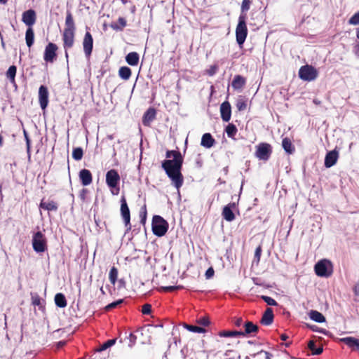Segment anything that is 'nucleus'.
Returning <instances> with one entry per match:
<instances>
[{"instance_id": "obj_1", "label": "nucleus", "mask_w": 359, "mask_h": 359, "mask_svg": "<svg viewBox=\"0 0 359 359\" xmlns=\"http://www.w3.org/2000/svg\"><path fill=\"white\" fill-rule=\"evenodd\" d=\"M165 157L167 158L172 157L173 159L164 160L162 162L161 167L172 181V184L179 191L184 183V177L181 172L184 161L183 156L179 151L168 150L165 153Z\"/></svg>"}, {"instance_id": "obj_2", "label": "nucleus", "mask_w": 359, "mask_h": 359, "mask_svg": "<svg viewBox=\"0 0 359 359\" xmlns=\"http://www.w3.org/2000/svg\"><path fill=\"white\" fill-rule=\"evenodd\" d=\"M76 25L71 11L66 13L65 28L62 32L63 47L65 50V57H68L67 50L71 48L74 43Z\"/></svg>"}, {"instance_id": "obj_3", "label": "nucleus", "mask_w": 359, "mask_h": 359, "mask_svg": "<svg viewBox=\"0 0 359 359\" xmlns=\"http://www.w3.org/2000/svg\"><path fill=\"white\" fill-rule=\"evenodd\" d=\"M248 27L246 25V14H241L238 18V22L236 28V42L239 45L240 48L243 47V45L248 36Z\"/></svg>"}, {"instance_id": "obj_4", "label": "nucleus", "mask_w": 359, "mask_h": 359, "mask_svg": "<svg viewBox=\"0 0 359 359\" xmlns=\"http://www.w3.org/2000/svg\"><path fill=\"white\" fill-rule=\"evenodd\" d=\"M169 228L168 222L160 215H154L152 218L151 229L153 233L162 237L167 233Z\"/></svg>"}, {"instance_id": "obj_5", "label": "nucleus", "mask_w": 359, "mask_h": 359, "mask_svg": "<svg viewBox=\"0 0 359 359\" xmlns=\"http://www.w3.org/2000/svg\"><path fill=\"white\" fill-rule=\"evenodd\" d=\"M120 179V175L115 169H111L106 173V183L114 195H118L119 193Z\"/></svg>"}, {"instance_id": "obj_6", "label": "nucleus", "mask_w": 359, "mask_h": 359, "mask_svg": "<svg viewBox=\"0 0 359 359\" xmlns=\"http://www.w3.org/2000/svg\"><path fill=\"white\" fill-rule=\"evenodd\" d=\"M314 270L318 276L329 277L332 273V265L330 261L322 259L316 264Z\"/></svg>"}, {"instance_id": "obj_7", "label": "nucleus", "mask_w": 359, "mask_h": 359, "mask_svg": "<svg viewBox=\"0 0 359 359\" xmlns=\"http://www.w3.org/2000/svg\"><path fill=\"white\" fill-rule=\"evenodd\" d=\"M32 247L36 252H43L47 250L46 238L41 231H37L33 235Z\"/></svg>"}, {"instance_id": "obj_8", "label": "nucleus", "mask_w": 359, "mask_h": 359, "mask_svg": "<svg viewBox=\"0 0 359 359\" xmlns=\"http://www.w3.org/2000/svg\"><path fill=\"white\" fill-rule=\"evenodd\" d=\"M318 75L317 69L311 65H306L300 67L299 76L301 79L306 81L315 80Z\"/></svg>"}, {"instance_id": "obj_9", "label": "nucleus", "mask_w": 359, "mask_h": 359, "mask_svg": "<svg viewBox=\"0 0 359 359\" xmlns=\"http://www.w3.org/2000/svg\"><path fill=\"white\" fill-rule=\"evenodd\" d=\"M272 154V147L270 144L266 142L259 143L256 147L255 156L264 161H268Z\"/></svg>"}, {"instance_id": "obj_10", "label": "nucleus", "mask_w": 359, "mask_h": 359, "mask_svg": "<svg viewBox=\"0 0 359 359\" xmlns=\"http://www.w3.org/2000/svg\"><path fill=\"white\" fill-rule=\"evenodd\" d=\"M57 46L52 42L48 43L45 47L43 60L48 63H53L57 59Z\"/></svg>"}, {"instance_id": "obj_11", "label": "nucleus", "mask_w": 359, "mask_h": 359, "mask_svg": "<svg viewBox=\"0 0 359 359\" xmlns=\"http://www.w3.org/2000/svg\"><path fill=\"white\" fill-rule=\"evenodd\" d=\"M120 211L125 224V226L126 227V230L128 231L131 229L130 213L126 197L124 196H123L121 198Z\"/></svg>"}, {"instance_id": "obj_12", "label": "nucleus", "mask_w": 359, "mask_h": 359, "mask_svg": "<svg viewBox=\"0 0 359 359\" xmlns=\"http://www.w3.org/2000/svg\"><path fill=\"white\" fill-rule=\"evenodd\" d=\"M83 48L85 55L89 58L92 54L93 48V38L89 32H86L83 39Z\"/></svg>"}, {"instance_id": "obj_13", "label": "nucleus", "mask_w": 359, "mask_h": 359, "mask_svg": "<svg viewBox=\"0 0 359 359\" xmlns=\"http://www.w3.org/2000/svg\"><path fill=\"white\" fill-rule=\"evenodd\" d=\"M49 93L46 86L41 85L39 88V102L41 108L45 110L48 104Z\"/></svg>"}, {"instance_id": "obj_14", "label": "nucleus", "mask_w": 359, "mask_h": 359, "mask_svg": "<svg viewBox=\"0 0 359 359\" xmlns=\"http://www.w3.org/2000/svg\"><path fill=\"white\" fill-rule=\"evenodd\" d=\"M236 208L235 203H229L223 208L222 215L227 222H232L235 219L236 216L233 210Z\"/></svg>"}, {"instance_id": "obj_15", "label": "nucleus", "mask_w": 359, "mask_h": 359, "mask_svg": "<svg viewBox=\"0 0 359 359\" xmlns=\"http://www.w3.org/2000/svg\"><path fill=\"white\" fill-rule=\"evenodd\" d=\"M36 20V12L29 9L22 13V20L29 27H32Z\"/></svg>"}, {"instance_id": "obj_16", "label": "nucleus", "mask_w": 359, "mask_h": 359, "mask_svg": "<svg viewBox=\"0 0 359 359\" xmlns=\"http://www.w3.org/2000/svg\"><path fill=\"white\" fill-rule=\"evenodd\" d=\"M220 114L222 119L228 122L231 119V107L229 102H224L220 106Z\"/></svg>"}, {"instance_id": "obj_17", "label": "nucleus", "mask_w": 359, "mask_h": 359, "mask_svg": "<svg viewBox=\"0 0 359 359\" xmlns=\"http://www.w3.org/2000/svg\"><path fill=\"white\" fill-rule=\"evenodd\" d=\"M79 179L82 185L88 186L93 182V175L89 170L82 169L79 172Z\"/></svg>"}, {"instance_id": "obj_18", "label": "nucleus", "mask_w": 359, "mask_h": 359, "mask_svg": "<svg viewBox=\"0 0 359 359\" xmlns=\"http://www.w3.org/2000/svg\"><path fill=\"white\" fill-rule=\"evenodd\" d=\"M243 326L245 330L243 332L241 331V336H245L248 334H252V336H255V334L259 331V327L251 321H246Z\"/></svg>"}, {"instance_id": "obj_19", "label": "nucleus", "mask_w": 359, "mask_h": 359, "mask_svg": "<svg viewBox=\"0 0 359 359\" xmlns=\"http://www.w3.org/2000/svg\"><path fill=\"white\" fill-rule=\"evenodd\" d=\"M274 318L273 311L271 308H267L260 320L261 324L264 325H270L273 323Z\"/></svg>"}, {"instance_id": "obj_20", "label": "nucleus", "mask_w": 359, "mask_h": 359, "mask_svg": "<svg viewBox=\"0 0 359 359\" xmlns=\"http://www.w3.org/2000/svg\"><path fill=\"white\" fill-rule=\"evenodd\" d=\"M156 118V110L154 108H149L144 114L142 123L145 126H149L150 123Z\"/></svg>"}, {"instance_id": "obj_21", "label": "nucleus", "mask_w": 359, "mask_h": 359, "mask_svg": "<svg viewBox=\"0 0 359 359\" xmlns=\"http://www.w3.org/2000/svg\"><path fill=\"white\" fill-rule=\"evenodd\" d=\"M338 158V152L336 151H331L328 152L325 158V166L326 168H330L333 166Z\"/></svg>"}, {"instance_id": "obj_22", "label": "nucleus", "mask_w": 359, "mask_h": 359, "mask_svg": "<svg viewBox=\"0 0 359 359\" xmlns=\"http://www.w3.org/2000/svg\"><path fill=\"white\" fill-rule=\"evenodd\" d=\"M215 144V140L210 133H205L201 138V144L205 148H211Z\"/></svg>"}, {"instance_id": "obj_23", "label": "nucleus", "mask_w": 359, "mask_h": 359, "mask_svg": "<svg viewBox=\"0 0 359 359\" xmlns=\"http://www.w3.org/2000/svg\"><path fill=\"white\" fill-rule=\"evenodd\" d=\"M246 83V79L241 75H236L232 81L231 86L236 90L241 89Z\"/></svg>"}, {"instance_id": "obj_24", "label": "nucleus", "mask_w": 359, "mask_h": 359, "mask_svg": "<svg viewBox=\"0 0 359 359\" xmlns=\"http://www.w3.org/2000/svg\"><path fill=\"white\" fill-rule=\"evenodd\" d=\"M39 207L48 211H57L58 208L57 203L53 201H44L41 200Z\"/></svg>"}, {"instance_id": "obj_25", "label": "nucleus", "mask_w": 359, "mask_h": 359, "mask_svg": "<svg viewBox=\"0 0 359 359\" xmlns=\"http://www.w3.org/2000/svg\"><path fill=\"white\" fill-rule=\"evenodd\" d=\"M340 341L344 342L348 347L355 348L358 351H359V339H356L353 337H347L341 338Z\"/></svg>"}, {"instance_id": "obj_26", "label": "nucleus", "mask_w": 359, "mask_h": 359, "mask_svg": "<svg viewBox=\"0 0 359 359\" xmlns=\"http://www.w3.org/2000/svg\"><path fill=\"white\" fill-rule=\"evenodd\" d=\"M282 147L287 154H292L295 151V147L289 137L283 139Z\"/></svg>"}, {"instance_id": "obj_27", "label": "nucleus", "mask_w": 359, "mask_h": 359, "mask_svg": "<svg viewBox=\"0 0 359 359\" xmlns=\"http://www.w3.org/2000/svg\"><path fill=\"white\" fill-rule=\"evenodd\" d=\"M140 56L137 52H130L126 57V61L129 65L136 66L139 63Z\"/></svg>"}, {"instance_id": "obj_28", "label": "nucleus", "mask_w": 359, "mask_h": 359, "mask_svg": "<svg viewBox=\"0 0 359 359\" xmlns=\"http://www.w3.org/2000/svg\"><path fill=\"white\" fill-rule=\"evenodd\" d=\"M26 44L29 48H31L34 42V32L32 27H28L25 32Z\"/></svg>"}, {"instance_id": "obj_29", "label": "nucleus", "mask_w": 359, "mask_h": 359, "mask_svg": "<svg viewBox=\"0 0 359 359\" xmlns=\"http://www.w3.org/2000/svg\"><path fill=\"white\" fill-rule=\"evenodd\" d=\"M55 303L60 308H65L67 305L65 296L62 293H57L55 296Z\"/></svg>"}, {"instance_id": "obj_30", "label": "nucleus", "mask_w": 359, "mask_h": 359, "mask_svg": "<svg viewBox=\"0 0 359 359\" xmlns=\"http://www.w3.org/2000/svg\"><path fill=\"white\" fill-rule=\"evenodd\" d=\"M132 74L131 69L126 66H123L119 68L118 76L123 80H128Z\"/></svg>"}, {"instance_id": "obj_31", "label": "nucleus", "mask_w": 359, "mask_h": 359, "mask_svg": "<svg viewBox=\"0 0 359 359\" xmlns=\"http://www.w3.org/2000/svg\"><path fill=\"white\" fill-rule=\"evenodd\" d=\"M225 132L229 138L236 140L235 136L238 132V129L234 124L229 123L225 128Z\"/></svg>"}, {"instance_id": "obj_32", "label": "nucleus", "mask_w": 359, "mask_h": 359, "mask_svg": "<svg viewBox=\"0 0 359 359\" xmlns=\"http://www.w3.org/2000/svg\"><path fill=\"white\" fill-rule=\"evenodd\" d=\"M310 318L311 320H313L317 323L325 322V316L318 311H311L310 312Z\"/></svg>"}, {"instance_id": "obj_33", "label": "nucleus", "mask_w": 359, "mask_h": 359, "mask_svg": "<svg viewBox=\"0 0 359 359\" xmlns=\"http://www.w3.org/2000/svg\"><path fill=\"white\" fill-rule=\"evenodd\" d=\"M31 300L32 305L37 306L39 309H43L44 307L43 305V301L37 293H31Z\"/></svg>"}, {"instance_id": "obj_34", "label": "nucleus", "mask_w": 359, "mask_h": 359, "mask_svg": "<svg viewBox=\"0 0 359 359\" xmlns=\"http://www.w3.org/2000/svg\"><path fill=\"white\" fill-rule=\"evenodd\" d=\"M308 348L311 350L313 355H320L323 353V346L318 348L316 347V342L313 340H311L308 343Z\"/></svg>"}, {"instance_id": "obj_35", "label": "nucleus", "mask_w": 359, "mask_h": 359, "mask_svg": "<svg viewBox=\"0 0 359 359\" xmlns=\"http://www.w3.org/2000/svg\"><path fill=\"white\" fill-rule=\"evenodd\" d=\"M241 331H230V330H223L218 333V335L221 337H233L241 336Z\"/></svg>"}, {"instance_id": "obj_36", "label": "nucleus", "mask_w": 359, "mask_h": 359, "mask_svg": "<svg viewBox=\"0 0 359 359\" xmlns=\"http://www.w3.org/2000/svg\"><path fill=\"white\" fill-rule=\"evenodd\" d=\"M118 22L119 23V25L116 24V23H114V24H111V27L114 29V30H123V28L126 26L127 23H126V20L125 18H122V17H120L118 18Z\"/></svg>"}, {"instance_id": "obj_37", "label": "nucleus", "mask_w": 359, "mask_h": 359, "mask_svg": "<svg viewBox=\"0 0 359 359\" xmlns=\"http://www.w3.org/2000/svg\"><path fill=\"white\" fill-rule=\"evenodd\" d=\"M118 277V269L115 266H112L109 271V279L112 285H115Z\"/></svg>"}, {"instance_id": "obj_38", "label": "nucleus", "mask_w": 359, "mask_h": 359, "mask_svg": "<svg viewBox=\"0 0 359 359\" xmlns=\"http://www.w3.org/2000/svg\"><path fill=\"white\" fill-rule=\"evenodd\" d=\"M16 72L17 67L15 65L10 66L6 72V76L11 82H15Z\"/></svg>"}, {"instance_id": "obj_39", "label": "nucleus", "mask_w": 359, "mask_h": 359, "mask_svg": "<svg viewBox=\"0 0 359 359\" xmlns=\"http://www.w3.org/2000/svg\"><path fill=\"white\" fill-rule=\"evenodd\" d=\"M236 108L238 111H244L247 108V100L241 96L236 100Z\"/></svg>"}, {"instance_id": "obj_40", "label": "nucleus", "mask_w": 359, "mask_h": 359, "mask_svg": "<svg viewBox=\"0 0 359 359\" xmlns=\"http://www.w3.org/2000/svg\"><path fill=\"white\" fill-rule=\"evenodd\" d=\"M83 156V151L81 147L74 148L72 151V158L76 161H80Z\"/></svg>"}, {"instance_id": "obj_41", "label": "nucleus", "mask_w": 359, "mask_h": 359, "mask_svg": "<svg viewBox=\"0 0 359 359\" xmlns=\"http://www.w3.org/2000/svg\"><path fill=\"white\" fill-rule=\"evenodd\" d=\"M185 327L190 332H198V333H204L205 332V329L204 327L192 325H185Z\"/></svg>"}, {"instance_id": "obj_42", "label": "nucleus", "mask_w": 359, "mask_h": 359, "mask_svg": "<svg viewBox=\"0 0 359 359\" xmlns=\"http://www.w3.org/2000/svg\"><path fill=\"white\" fill-rule=\"evenodd\" d=\"M196 322L198 325H200V327H207L210 325V322L209 320V318L206 316L200 317L196 320Z\"/></svg>"}, {"instance_id": "obj_43", "label": "nucleus", "mask_w": 359, "mask_h": 359, "mask_svg": "<svg viewBox=\"0 0 359 359\" xmlns=\"http://www.w3.org/2000/svg\"><path fill=\"white\" fill-rule=\"evenodd\" d=\"M116 339H109L107 341H105L101 346L99 348V351H102L106 350L107 348L111 347L114 344H115Z\"/></svg>"}, {"instance_id": "obj_44", "label": "nucleus", "mask_w": 359, "mask_h": 359, "mask_svg": "<svg viewBox=\"0 0 359 359\" xmlns=\"http://www.w3.org/2000/svg\"><path fill=\"white\" fill-rule=\"evenodd\" d=\"M348 23L351 25H359V11L349 18Z\"/></svg>"}, {"instance_id": "obj_45", "label": "nucleus", "mask_w": 359, "mask_h": 359, "mask_svg": "<svg viewBox=\"0 0 359 359\" xmlns=\"http://www.w3.org/2000/svg\"><path fill=\"white\" fill-rule=\"evenodd\" d=\"M251 3L252 0H243L241 4V14H244L243 13L247 12L250 9Z\"/></svg>"}, {"instance_id": "obj_46", "label": "nucleus", "mask_w": 359, "mask_h": 359, "mask_svg": "<svg viewBox=\"0 0 359 359\" xmlns=\"http://www.w3.org/2000/svg\"><path fill=\"white\" fill-rule=\"evenodd\" d=\"M147 205L144 204L142 208H141V210H140V217L141 218V222L142 224H144L145 222H146V219H147Z\"/></svg>"}, {"instance_id": "obj_47", "label": "nucleus", "mask_w": 359, "mask_h": 359, "mask_svg": "<svg viewBox=\"0 0 359 359\" xmlns=\"http://www.w3.org/2000/svg\"><path fill=\"white\" fill-rule=\"evenodd\" d=\"M261 298L269 306H276L278 304L277 302L271 297L262 295Z\"/></svg>"}, {"instance_id": "obj_48", "label": "nucleus", "mask_w": 359, "mask_h": 359, "mask_svg": "<svg viewBox=\"0 0 359 359\" xmlns=\"http://www.w3.org/2000/svg\"><path fill=\"white\" fill-rule=\"evenodd\" d=\"M183 288V286L182 285H177V286H167V287H162L161 290L164 292H173L177 290H181Z\"/></svg>"}, {"instance_id": "obj_49", "label": "nucleus", "mask_w": 359, "mask_h": 359, "mask_svg": "<svg viewBox=\"0 0 359 359\" xmlns=\"http://www.w3.org/2000/svg\"><path fill=\"white\" fill-rule=\"evenodd\" d=\"M142 314L149 315L151 313V305L149 304H145L142 306L141 310Z\"/></svg>"}, {"instance_id": "obj_50", "label": "nucleus", "mask_w": 359, "mask_h": 359, "mask_svg": "<svg viewBox=\"0 0 359 359\" xmlns=\"http://www.w3.org/2000/svg\"><path fill=\"white\" fill-rule=\"evenodd\" d=\"M217 69H218L217 65H211L210 67V68L206 70V74L208 76H212L216 74V72H217Z\"/></svg>"}, {"instance_id": "obj_51", "label": "nucleus", "mask_w": 359, "mask_h": 359, "mask_svg": "<svg viewBox=\"0 0 359 359\" xmlns=\"http://www.w3.org/2000/svg\"><path fill=\"white\" fill-rule=\"evenodd\" d=\"M128 339L129 340V343H128V346L129 347H133L135 343H136V340H137V336L135 335L133 333H130L129 334V336L128 337Z\"/></svg>"}, {"instance_id": "obj_52", "label": "nucleus", "mask_w": 359, "mask_h": 359, "mask_svg": "<svg viewBox=\"0 0 359 359\" xmlns=\"http://www.w3.org/2000/svg\"><path fill=\"white\" fill-rule=\"evenodd\" d=\"M122 302H123V300H121V299L114 302H112L105 306V310L108 311L116 307L118 304H121Z\"/></svg>"}, {"instance_id": "obj_53", "label": "nucleus", "mask_w": 359, "mask_h": 359, "mask_svg": "<svg viewBox=\"0 0 359 359\" xmlns=\"http://www.w3.org/2000/svg\"><path fill=\"white\" fill-rule=\"evenodd\" d=\"M262 252V246L259 245L256 248L255 252V259H257V262H259Z\"/></svg>"}, {"instance_id": "obj_54", "label": "nucleus", "mask_w": 359, "mask_h": 359, "mask_svg": "<svg viewBox=\"0 0 359 359\" xmlns=\"http://www.w3.org/2000/svg\"><path fill=\"white\" fill-rule=\"evenodd\" d=\"M24 135H25V138L26 140L27 153L29 154L30 152V149H31V142H30V140L27 135V133L25 130H24Z\"/></svg>"}, {"instance_id": "obj_55", "label": "nucleus", "mask_w": 359, "mask_h": 359, "mask_svg": "<svg viewBox=\"0 0 359 359\" xmlns=\"http://www.w3.org/2000/svg\"><path fill=\"white\" fill-rule=\"evenodd\" d=\"M214 273H215L214 269L212 267H210L206 271L205 276L207 278H210L214 276Z\"/></svg>"}, {"instance_id": "obj_56", "label": "nucleus", "mask_w": 359, "mask_h": 359, "mask_svg": "<svg viewBox=\"0 0 359 359\" xmlns=\"http://www.w3.org/2000/svg\"><path fill=\"white\" fill-rule=\"evenodd\" d=\"M262 353H264L266 359H271V358L272 354L271 353L268 352V351H266L262 350L260 352L257 353V354Z\"/></svg>"}, {"instance_id": "obj_57", "label": "nucleus", "mask_w": 359, "mask_h": 359, "mask_svg": "<svg viewBox=\"0 0 359 359\" xmlns=\"http://www.w3.org/2000/svg\"><path fill=\"white\" fill-rule=\"evenodd\" d=\"M353 290L355 295H356V296L359 295V283H357L354 285Z\"/></svg>"}, {"instance_id": "obj_58", "label": "nucleus", "mask_w": 359, "mask_h": 359, "mask_svg": "<svg viewBox=\"0 0 359 359\" xmlns=\"http://www.w3.org/2000/svg\"><path fill=\"white\" fill-rule=\"evenodd\" d=\"M88 191L86 189H83L80 194V198L84 201L86 198V194H87Z\"/></svg>"}, {"instance_id": "obj_59", "label": "nucleus", "mask_w": 359, "mask_h": 359, "mask_svg": "<svg viewBox=\"0 0 359 359\" xmlns=\"http://www.w3.org/2000/svg\"><path fill=\"white\" fill-rule=\"evenodd\" d=\"M243 323V320L241 318H237L234 323L235 325L237 327H240Z\"/></svg>"}, {"instance_id": "obj_60", "label": "nucleus", "mask_w": 359, "mask_h": 359, "mask_svg": "<svg viewBox=\"0 0 359 359\" xmlns=\"http://www.w3.org/2000/svg\"><path fill=\"white\" fill-rule=\"evenodd\" d=\"M280 337L282 341H286L289 338L286 334H282Z\"/></svg>"}, {"instance_id": "obj_61", "label": "nucleus", "mask_w": 359, "mask_h": 359, "mask_svg": "<svg viewBox=\"0 0 359 359\" xmlns=\"http://www.w3.org/2000/svg\"><path fill=\"white\" fill-rule=\"evenodd\" d=\"M233 352V350H226L224 353V356H229L230 353Z\"/></svg>"}, {"instance_id": "obj_62", "label": "nucleus", "mask_w": 359, "mask_h": 359, "mask_svg": "<svg viewBox=\"0 0 359 359\" xmlns=\"http://www.w3.org/2000/svg\"><path fill=\"white\" fill-rule=\"evenodd\" d=\"M3 137L1 136V135L0 134V147H2L3 145Z\"/></svg>"}, {"instance_id": "obj_63", "label": "nucleus", "mask_w": 359, "mask_h": 359, "mask_svg": "<svg viewBox=\"0 0 359 359\" xmlns=\"http://www.w3.org/2000/svg\"><path fill=\"white\" fill-rule=\"evenodd\" d=\"M356 37L359 39V28L356 29Z\"/></svg>"}, {"instance_id": "obj_64", "label": "nucleus", "mask_w": 359, "mask_h": 359, "mask_svg": "<svg viewBox=\"0 0 359 359\" xmlns=\"http://www.w3.org/2000/svg\"><path fill=\"white\" fill-rule=\"evenodd\" d=\"M123 4H126L128 2V0H121Z\"/></svg>"}]
</instances>
